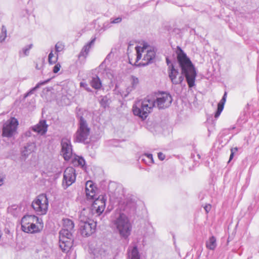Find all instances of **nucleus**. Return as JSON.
<instances>
[{
  "instance_id": "1",
  "label": "nucleus",
  "mask_w": 259,
  "mask_h": 259,
  "mask_svg": "<svg viewBox=\"0 0 259 259\" xmlns=\"http://www.w3.org/2000/svg\"><path fill=\"white\" fill-rule=\"evenodd\" d=\"M43 227L42 221L35 215H26L22 218L21 228L24 232L37 233L42 230Z\"/></svg>"
},
{
  "instance_id": "2",
  "label": "nucleus",
  "mask_w": 259,
  "mask_h": 259,
  "mask_svg": "<svg viewBox=\"0 0 259 259\" xmlns=\"http://www.w3.org/2000/svg\"><path fill=\"white\" fill-rule=\"evenodd\" d=\"M154 106V99L151 96H148L142 101L141 104L138 102L134 105L132 110L135 115L145 119L148 117Z\"/></svg>"
},
{
  "instance_id": "3",
  "label": "nucleus",
  "mask_w": 259,
  "mask_h": 259,
  "mask_svg": "<svg viewBox=\"0 0 259 259\" xmlns=\"http://www.w3.org/2000/svg\"><path fill=\"white\" fill-rule=\"evenodd\" d=\"M148 48L149 46L146 44H143L142 47H136L135 49L137 55L134 59L135 61H133V58H131L129 57L130 64L131 65H136V63L141 59L142 53L145 52H146V54L144 56L143 60L145 61V62L142 65H146L151 63V61L153 60L155 57V53L153 50H148Z\"/></svg>"
},
{
  "instance_id": "4",
  "label": "nucleus",
  "mask_w": 259,
  "mask_h": 259,
  "mask_svg": "<svg viewBox=\"0 0 259 259\" xmlns=\"http://www.w3.org/2000/svg\"><path fill=\"white\" fill-rule=\"evenodd\" d=\"M114 225L122 237L126 238L130 235L132 225L130 219L125 214H120L114 221Z\"/></svg>"
},
{
  "instance_id": "5",
  "label": "nucleus",
  "mask_w": 259,
  "mask_h": 259,
  "mask_svg": "<svg viewBox=\"0 0 259 259\" xmlns=\"http://www.w3.org/2000/svg\"><path fill=\"white\" fill-rule=\"evenodd\" d=\"M31 206L38 215H44L47 212L49 200L46 194L39 195L32 202Z\"/></svg>"
},
{
  "instance_id": "6",
  "label": "nucleus",
  "mask_w": 259,
  "mask_h": 259,
  "mask_svg": "<svg viewBox=\"0 0 259 259\" xmlns=\"http://www.w3.org/2000/svg\"><path fill=\"white\" fill-rule=\"evenodd\" d=\"M90 128L88 126L87 121L81 117L79 120V127L75 135L74 141L78 143H85L89 138Z\"/></svg>"
},
{
  "instance_id": "7",
  "label": "nucleus",
  "mask_w": 259,
  "mask_h": 259,
  "mask_svg": "<svg viewBox=\"0 0 259 259\" xmlns=\"http://www.w3.org/2000/svg\"><path fill=\"white\" fill-rule=\"evenodd\" d=\"M19 125L17 119L12 117L3 125L2 136L5 137H12L16 132Z\"/></svg>"
},
{
  "instance_id": "8",
  "label": "nucleus",
  "mask_w": 259,
  "mask_h": 259,
  "mask_svg": "<svg viewBox=\"0 0 259 259\" xmlns=\"http://www.w3.org/2000/svg\"><path fill=\"white\" fill-rule=\"evenodd\" d=\"M181 71L186 77L187 82L189 88L195 85V78L197 75L196 71L194 66H180Z\"/></svg>"
},
{
  "instance_id": "9",
  "label": "nucleus",
  "mask_w": 259,
  "mask_h": 259,
  "mask_svg": "<svg viewBox=\"0 0 259 259\" xmlns=\"http://www.w3.org/2000/svg\"><path fill=\"white\" fill-rule=\"evenodd\" d=\"M156 100H154L159 109H164L168 107L172 101L171 95L165 92L156 94Z\"/></svg>"
},
{
  "instance_id": "10",
  "label": "nucleus",
  "mask_w": 259,
  "mask_h": 259,
  "mask_svg": "<svg viewBox=\"0 0 259 259\" xmlns=\"http://www.w3.org/2000/svg\"><path fill=\"white\" fill-rule=\"evenodd\" d=\"M180 66H171L169 76L174 84L181 83L184 80L183 72L181 71Z\"/></svg>"
},
{
  "instance_id": "11",
  "label": "nucleus",
  "mask_w": 259,
  "mask_h": 259,
  "mask_svg": "<svg viewBox=\"0 0 259 259\" xmlns=\"http://www.w3.org/2000/svg\"><path fill=\"white\" fill-rule=\"evenodd\" d=\"M106 203L105 199L103 196H100L93 202L92 205L93 213H96L100 215L104 210Z\"/></svg>"
},
{
  "instance_id": "12",
  "label": "nucleus",
  "mask_w": 259,
  "mask_h": 259,
  "mask_svg": "<svg viewBox=\"0 0 259 259\" xmlns=\"http://www.w3.org/2000/svg\"><path fill=\"white\" fill-rule=\"evenodd\" d=\"M76 180L75 169L72 167H68L64 172L63 181L67 186H70Z\"/></svg>"
},
{
  "instance_id": "13",
  "label": "nucleus",
  "mask_w": 259,
  "mask_h": 259,
  "mask_svg": "<svg viewBox=\"0 0 259 259\" xmlns=\"http://www.w3.org/2000/svg\"><path fill=\"white\" fill-rule=\"evenodd\" d=\"M62 154L65 160H69L72 154L70 142L67 139L62 140Z\"/></svg>"
},
{
  "instance_id": "14",
  "label": "nucleus",
  "mask_w": 259,
  "mask_h": 259,
  "mask_svg": "<svg viewBox=\"0 0 259 259\" xmlns=\"http://www.w3.org/2000/svg\"><path fill=\"white\" fill-rule=\"evenodd\" d=\"M176 53L177 60L180 65H192L190 59L180 47H177Z\"/></svg>"
},
{
  "instance_id": "15",
  "label": "nucleus",
  "mask_w": 259,
  "mask_h": 259,
  "mask_svg": "<svg viewBox=\"0 0 259 259\" xmlns=\"http://www.w3.org/2000/svg\"><path fill=\"white\" fill-rule=\"evenodd\" d=\"M95 231V225L93 223L84 222L80 224V231L81 235L88 237L91 235Z\"/></svg>"
},
{
  "instance_id": "16",
  "label": "nucleus",
  "mask_w": 259,
  "mask_h": 259,
  "mask_svg": "<svg viewBox=\"0 0 259 259\" xmlns=\"http://www.w3.org/2000/svg\"><path fill=\"white\" fill-rule=\"evenodd\" d=\"M97 188L91 181H88L85 184V192L88 199H94L96 194Z\"/></svg>"
},
{
  "instance_id": "17",
  "label": "nucleus",
  "mask_w": 259,
  "mask_h": 259,
  "mask_svg": "<svg viewBox=\"0 0 259 259\" xmlns=\"http://www.w3.org/2000/svg\"><path fill=\"white\" fill-rule=\"evenodd\" d=\"M73 239L70 238L59 237V246L63 251H67L72 247Z\"/></svg>"
},
{
  "instance_id": "18",
  "label": "nucleus",
  "mask_w": 259,
  "mask_h": 259,
  "mask_svg": "<svg viewBox=\"0 0 259 259\" xmlns=\"http://www.w3.org/2000/svg\"><path fill=\"white\" fill-rule=\"evenodd\" d=\"M48 126L46 121L41 120L37 124L32 127V130L38 134L43 135L47 132Z\"/></svg>"
},
{
  "instance_id": "19",
  "label": "nucleus",
  "mask_w": 259,
  "mask_h": 259,
  "mask_svg": "<svg viewBox=\"0 0 259 259\" xmlns=\"http://www.w3.org/2000/svg\"><path fill=\"white\" fill-rule=\"evenodd\" d=\"M63 229H66L68 230L73 231L74 224L73 221L69 219H64L63 220Z\"/></svg>"
},
{
  "instance_id": "20",
  "label": "nucleus",
  "mask_w": 259,
  "mask_h": 259,
  "mask_svg": "<svg viewBox=\"0 0 259 259\" xmlns=\"http://www.w3.org/2000/svg\"><path fill=\"white\" fill-rule=\"evenodd\" d=\"M90 84L93 88L97 90L100 89L102 87L101 81L97 76L92 78Z\"/></svg>"
},
{
  "instance_id": "21",
  "label": "nucleus",
  "mask_w": 259,
  "mask_h": 259,
  "mask_svg": "<svg viewBox=\"0 0 259 259\" xmlns=\"http://www.w3.org/2000/svg\"><path fill=\"white\" fill-rule=\"evenodd\" d=\"M217 246L216 239L214 236L210 237L206 243V247L210 250H214Z\"/></svg>"
},
{
  "instance_id": "22",
  "label": "nucleus",
  "mask_w": 259,
  "mask_h": 259,
  "mask_svg": "<svg viewBox=\"0 0 259 259\" xmlns=\"http://www.w3.org/2000/svg\"><path fill=\"white\" fill-rule=\"evenodd\" d=\"M72 163L74 166H83L85 164V161L82 157L76 156L72 159Z\"/></svg>"
},
{
  "instance_id": "23",
  "label": "nucleus",
  "mask_w": 259,
  "mask_h": 259,
  "mask_svg": "<svg viewBox=\"0 0 259 259\" xmlns=\"http://www.w3.org/2000/svg\"><path fill=\"white\" fill-rule=\"evenodd\" d=\"M90 218V215L88 212L84 209L80 212L79 219L81 221V223L84 222H88V220Z\"/></svg>"
},
{
  "instance_id": "24",
  "label": "nucleus",
  "mask_w": 259,
  "mask_h": 259,
  "mask_svg": "<svg viewBox=\"0 0 259 259\" xmlns=\"http://www.w3.org/2000/svg\"><path fill=\"white\" fill-rule=\"evenodd\" d=\"M72 231L68 230L66 229H62L60 232L59 237H63V238H72Z\"/></svg>"
},
{
  "instance_id": "25",
  "label": "nucleus",
  "mask_w": 259,
  "mask_h": 259,
  "mask_svg": "<svg viewBox=\"0 0 259 259\" xmlns=\"http://www.w3.org/2000/svg\"><path fill=\"white\" fill-rule=\"evenodd\" d=\"M48 60L50 64H56L58 60V55L51 52L49 55Z\"/></svg>"
},
{
  "instance_id": "26",
  "label": "nucleus",
  "mask_w": 259,
  "mask_h": 259,
  "mask_svg": "<svg viewBox=\"0 0 259 259\" xmlns=\"http://www.w3.org/2000/svg\"><path fill=\"white\" fill-rule=\"evenodd\" d=\"M35 146L33 144L29 145L25 147V149L23 151V154L26 156L28 155L34 151Z\"/></svg>"
},
{
  "instance_id": "27",
  "label": "nucleus",
  "mask_w": 259,
  "mask_h": 259,
  "mask_svg": "<svg viewBox=\"0 0 259 259\" xmlns=\"http://www.w3.org/2000/svg\"><path fill=\"white\" fill-rule=\"evenodd\" d=\"M131 259H140L138 250L137 247H134L131 253Z\"/></svg>"
},
{
  "instance_id": "28",
  "label": "nucleus",
  "mask_w": 259,
  "mask_h": 259,
  "mask_svg": "<svg viewBox=\"0 0 259 259\" xmlns=\"http://www.w3.org/2000/svg\"><path fill=\"white\" fill-rule=\"evenodd\" d=\"M96 39V37L93 38L90 42H89L84 47V52H85L86 54H88L92 46L94 44Z\"/></svg>"
},
{
  "instance_id": "29",
  "label": "nucleus",
  "mask_w": 259,
  "mask_h": 259,
  "mask_svg": "<svg viewBox=\"0 0 259 259\" xmlns=\"http://www.w3.org/2000/svg\"><path fill=\"white\" fill-rule=\"evenodd\" d=\"M64 45L61 41L58 42L55 46V50L56 52H60L64 49Z\"/></svg>"
},
{
  "instance_id": "30",
  "label": "nucleus",
  "mask_w": 259,
  "mask_h": 259,
  "mask_svg": "<svg viewBox=\"0 0 259 259\" xmlns=\"http://www.w3.org/2000/svg\"><path fill=\"white\" fill-rule=\"evenodd\" d=\"M224 105L219 103V104L218 105L217 111L214 115V117L215 118H217L220 116V115L221 114L222 111H223V110L224 109Z\"/></svg>"
},
{
  "instance_id": "31",
  "label": "nucleus",
  "mask_w": 259,
  "mask_h": 259,
  "mask_svg": "<svg viewBox=\"0 0 259 259\" xmlns=\"http://www.w3.org/2000/svg\"><path fill=\"white\" fill-rule=\"evenodd\" d=\"M237 151H238V148L237 147H235V148H232L231 149V154L230 156L229 160L228 161L229 162L233 158L234 153L235 152H236Z\"/></svg>"
},
{
  "instance_id": "32",
  "label": "nucleus",
  "mask_w": 259,
  "mask_h": 259,
  "mask_svg": "<svg viewBox=\"0 0 259 259\" xmlns=\"http://www.w3.org/2000/svg\"><path fill=\"white\" fill-rule=\"evenodd\" d=\"M50 79H49L46 81H42V82H38L36 85V86L33 89V90H36V89L38 88L40 85H44L45 84V83H47L48 82H49L50 81Z\"/></svg>"
},
{
  "instance_id": "33",
  "label": "nucleus",
  "mask_w": 259,
  "mask_h": 259,
  "mask_svg": "<svg viewBox=\"0 0 259 259\" xmlns=\"http://www.w3.org/2000/svg\"><path fill=\"white\" fill-rule=\"evenodd\" d=\"M145 156H146L149 160V162L150 163H154V160H153V156H152V155L151 154H145Z\"/></svg>"
},
{
  "instance_id": "34",
  "label": "nucleus",
  "mask_w": 259,
  "mask_h": 259,
  "mask_svg": "<svg viewBox=\"0 0 259 259\" xmlns=\"http://www.w3.org/2000/svg\"><path fill=\"white\" fill-rule=\"evenodd\" d=\"M226 98H227V93H225L222 98V99L220 101L219 103H221L222 104L225 105V102L226 101Z\"/></svg>"
},
{
  "instance_id": "35",
  "label": "nucleus",
  "mask_w": 259,
  "mask_h": 259,
  "mask_svg": "<svg viewBox=\"0 0 259 259\" xmlns=\"http://www.w3.org/2000/svg\"><path fill=\"white\" fill-rule=\"evenodd\" d=\"M158 157L160 160H163L165 159V156L162 152H159L158 153Z\"/></svg>"
},
{
  "instance_id": "36",
  "label": "nucleus",
  "mask_w": 259,
  "mask_h": 259,
  "mask_svg": "<svg viewBox=\"0 0 259 259\" xmlns=\"http://www.w3.org/2000/svg\"><path fill=\"white\" fill-rule=\"evenodd\" d=\"M211 206L210 204L206 205L204 207V209L205 210L206 213H208L211 209Z\"/></svg>"
},
{
  "instance_id": "37",
  "label": "nucleus",
  "mask_w": 259,
  "mask_h": 259,
  "mask_svg": "<svg viewBox=\"0 0 259 259\" xmlns=\"http://www.w3.org/2000/svg\"><path fill=\"white\" fill-rule=\"evenodd\" d=\"M138 79L137 78L133 77L132 78V83L133 85H135L138 83Z\"/></svg>"
},
{
  "instance_id": "38",
  "label": "nucleus",
  "mask_w": 259,
  "mask_h": 259,
  "mask_svg": "<svg viewBox=\"0 0 259 259\" xmlns=\"http://www.w3.org/2000/svg\"><path fill=\"white\" fill-rule=\"evenodd\" d=\"M121 21V18L120 17L117 18L113 20L111 22L112 23H118Z\"/></svg>"
},
{
  "instance_id": "39",
  "label": "nucleus",
  "mask_w": 259,
  "mask_h": 259,
  "mask_svg": "<svg viewBox=\"0 0 259 259\" xmlns=\"http://www.w3.org/2000/svg\"><path fill=\"white\" fill-rule=\"evenodd\" d=\"M60 66H55L53 69V72L55 73H57L60 70Z\"/></svg>"
},
{
  "instance_id": "40",
  "label": "nucleus",
  "mask_w": 259,
  "mask_h": 259,
  "mask_svg": "<svg viewBox=\"0 0 259 259\" xmlns=\"http://www.w3.org/2000/svg\"><path fill=\"white\" fill-rule=\"evenodd\" d=\"M4 179V178L3 174H0V186L3 184Z\"/></svg>"
},
{
  "instance_id": "41",
  "label": "nucleus",
  "mask_w": 259,
  "mask_h": 259,
  "mask_svg": "<svg viewBox=\"0 0 259 259\" xmlns=\"http://www.w3.org/2000/svg\"><path fill=\"white\" fill-rule=\"evenodd\" d=\"M32 45H30L28 46V48H26L24 50V53L25 55H27V51H28L32 48Z\"/></svg>"
},
{
  "instance_id": "42",
  "label": "nucleus",
  "mask_w": 259,
  "mask_h": 259,
  "mask_svg": "<svg viewBox=\"0 0 259 259\" xmlns=\"http://www.w3.org/2000/svg\"><path fill=\"white\" fill-rule=\"evenodd\" d=\"M87 85H88L87 84L85 83L82 82L80 83V86L81 87L85 88H86L87 90L89 91L88 89L87 88Z\"/></svg>"
},
{
  "instance_id": "43",
  "label": "nucleus",
  "mask_w": 259,
  "mask_h": 259,
  "mask_svg": "<svg viewBox=\"0 0 259 259\" xmlns=\"http://www.w3.org/2000/svg\"><path fill=\"white\" fill-rule=\"evenodd\" d=\"M4 36H5V37H6V32H4Z\"/></svg>"
},
{
  "instance_id": "44",
  "label": "nucleus",
  "mask_w": 259,
  "mask_h": 259,
  "mask_svg": "<svg viewBox=\"0 0 259 259\" xmlns=\"http://www.w3.org/2000/svg\"><path fill=\"white\" fill-rule=\"evenodd\" d=\"M81 56V54H80L79 56V57L80 58Z\"/></svg>"
}]
</instances>
